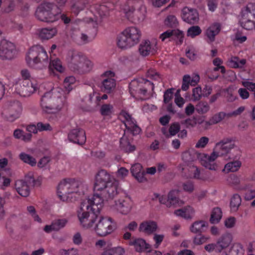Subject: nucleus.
<instances>
[{
	"label": "nucleus",
	"instance_id": "53",
	"mask_svg": "<svg viewBox=\"0 0 255 255\" xmlns=\"http://www.w3.org/2000/svg\"><path fill=\"white\" fill-rule=\"evenodd\" d=\"M146 77L148 78L154 80L164 78L162 75L154 69H149L146 73Z\"/></svg>",
	"mask_w": 255,
	"mask_h": 255
},
{
	"label": "nucleus",
	"instance_id": "44",
	"mask_svg": "<svg viewBox=\"0 0 255 255\" xmlns=\"http://www.w3.org/2000/svg\"><path fill=\"white\" fill-rule=\"evenodd\" d=\"M135 8L132 5H130L129 3L123 6V10L127 16V18L129 20H132L134 17V11Z\"/></svg>",
	"mask_w": 255,
	"mask_h": 255
},
{
	"label": "nucleus",
	"instance_id": "4",
	"mask_svg": "<svg viewBox=\"0 0 255 255\" xmlns=\"http://www.w3.org/2000/svg\"><path fill=\"white\" fill-rule=\"evenodd\" d=\"M83 186L81 181L74 178H65L61 179L56 186V195L62 202H69L80 194Z\"/></svg>",
	"mask_w": 255,
	"mask_h": 255
},
{
	"label": "nucleus",
	"instance_id": "18",
	"mask_svg": "<svg viewBox=\"0 0 255 255\" xmlns=\"http://www.w3.org/2000/svg\"><path fill=\"white\" fill-rule=\"evenodd\" d=\"M22 112V106L18 101H8L6 102L1 110V115L5 116L8 113L14 112L17 118Z\"/></svg>",
	"mask_w": 255,
	"mask_h": 255
},
{
	"label": "nucleus",
	"instance_id": "50",
	"mask_svg": "<svg viewBox=\"0 0 255 255\" xmlns=\"http://www.w3.org/2000/svg\"><path fill=\"white\" fill-rule=\"evenodd\" d=\"M108 96L107 95L105 94L102 96H100L99 93L95 92L90 97V100L92 102H94L97 105H99V102L101 100H106Z\"/></svg>",
	"mask_w": 255,
	"mask_h": 255
},
{
	"label": "nucleus",
	"instance_id": "20",
	"mask_svg": "<svg viewBox=\"0 0 255 255\" xmlns=\"http://www.w3.org/2000/svg\"><path fill=\"white\" fill-rule=\"evenodd\" d=\"M128 245L134 247L135 250L139 253L146 252L148 254L151 252V246L142 238H136L129 242Z\"/></svg>",
	"mask_w": 255,
	"mask_h": 255
},
{
	"label": "nucleus",
	"instance_id": "25",
	"mask_svg": "<svg viewBox=\"0 0 255 255\" xmlns=\"http://www.w3.org/2000/svg\"><path fill=\"white\" fill-rule=\"evenodd\" d=\"M172 36L175 37L179 40L178 42V44H181L182 43L184 38V33L182 31H180L179 29L167 30L162 33L160 35L159 38L161 39L162 41H163L165 39L169 38Z\"/></svg>",
	"mask_w": 255,
	"mask_h": 255
},
{
	"label": "nucleus",
	"instance_id": "11",
	"mask_svg": "<svg viewBox=\"0 0 255 255\" xmlns=\"http://www.w3.org/2000/svg\"><path fill=\"white\" fill-rule=\"evenodd\" d=\"M26 60L29 65L48 61V55L44 48L39 45L32 46L29 50Z\"/></svg>",
	"mask_w": 255,
	"mask_h": 255
},
{
	"label": "nucleus",
	"instance_id": "41",
	"mask_svg": "<svg viewBox=\"0 0 255 255\" xmlns=\"http://www.w3.org/2000/svg\"><path fill=\"white\" fill-rule=\"evenodd\" d=\"M254 20L255 19L246 18V16H243L241 21V24L244 28L247 30H251L254 27L255 28V23H254Z\"/></svg>",
	"mask_w": 255,
	"mask_h": 255
},
{
	"label": "nucleus",
	"instance_id": "1",
	"mask_svg": "<svg viewBox=\"0 0 255 255\" xmlns=\"http://www.w3.org/2000/svg\"><path fill=\"white\" fill-rule=\"evenodd\" d=\"M73 81H63L62 86L55 87L46 92L41 97L40 106L42 112L47 114H56L64 107L66 102V95L72 89Z\"/></svg>",
	"mask_w": 255,
	"mask_h": 255
},
{
	"label": "nucleus",
	"instance_id": "55",
	"mask_svg": "<svg viewBox=\"0 0 255 255\" xmlns=\"http://www.w3.org/2000/svg\"><path fill=\"white\" fill-rule=\"evenodd\" d=\"M15 6V4L14 2L13 1H10L6 6L2 7L0 9V12L2 14L9 13L14 10Z\"/></svg>",
	"mask_w": 255,
	"mask_h": 255
},
{
	"label": "nucleus",
	"instance_id": "61",
	"mask_svg": "<svg viewBox=\"0 0 255 255\" xmlns=\"http://www.w3.org/2000/svg\"><path fill=\"white\" fill-rule=\"evenodd\" d=\"M209 110V106L207 103H200L198 104L196 110L199 113H205Z\"/></svg>",
	"mask_w": 255,
	"mask_h": 255
},
{
	"label": "nucleus",
	"instance_id": "36",
	"mask_svg": "<svg viewBox=\"0 0 255 255\" xmlns=\"http://www.w3.org/2000/svg\"><path fill=\"white\" fill-rule=\"evenodd\" d=\"M234 146V143L229 139L223 140L216 145V149H222L226 152H228L229 150L233 148Z\"/></svg>",
	"mask_w": 255,
	"mask_h": 255
},
{
	"label": "nucleus",
	"instance_id": "22",
	"mask_svg": "<svg viewBox=\"0 0 255 255\" xmlns=\"http://www.w3.org/2000/svg\"><path fill=\"white\" fill-rule=\"evenodd\" d=\"M157 223L152 220H146L140 223L139 231L145 234L150 235L157 229Z\"/></svg>",
	"mask_w": 255,
	"mask_h": 255
},
{
	"label": "nucleus",
	"instance_id": "37",
	"mask_svg": "<svg viewBox=\"0 0 255 255\" xmlns=\"http://www.w3.org/2000/svg\"><path fill=\"white\" fill-rule=\"evenodd\" d=\"M222 217V212L221 209L216 208L211 212L210 221L212 224H217Z\"/></svg>",
	"mask_w": 255,
	"mask_h": 255
},
{
	"label": "nucleus",
	"instance_id": "39",
	"mask_svg": "<svg viewBox=\"0 0 255 255\" xmlns=\"http://www.w3.org/2000/svg\"><path fill=\"white\" fill-rule=\"evenodd\" d=\"M20 159L24 163L30 165L31 166H34L36 165L37 162L35 158L25 152H21L19 154Z\"/></svg>",
	"mask_w": 255,
	"mask_h": 255
},
{
	"label": "nucleus",
	"instance_id": "33",
	"mask_svg": "<svg viewBox=\"0 0 255 255\" xmlns=\"http://www.w3.org/2000/svg\"><path fill=\"white\" fill-rule=\"evenodd\" d=\"M221 30V26L219 23H215L211 25L206 30V35L211 42L215 40V36Z\"/></svg>",
	"mask_w": 255,
	"mask_h": 255
},
{
	"label": "nucleus",
	"instance_id": "15",
	"mask_svg": "<svg viewBox=\"0 0 255 255\" xmlns=\"http://www.w3.org/2000/svg\"><path fill=\"white\" fill-rule=\"evenodd\" d=\"M184 174V176L187 178H191L198 179L203 181L208 180L207 178L203 176L200 172L198 167L195 165L193 163L186 164L185 168L179 167Z\"/></svg>",
	"mask_w": 255,
	"mask_h": 255
},
{
	"label": "nucleus",
	"instance_id": "51",
	"mask_svg": "<svg viewBox=\"0 0 255 255\" xmlns=\"http://www.w3.org/2000/svg\"><path fill=\"white\" fill-rule=\"evenodd\" d=\"M110 3H105L101 4L97 8L99 13L101 16H107L109 14L110 11Z\"/></svg>",
	"mask_w": 255,
	"mask_h": 255
},
{
	"label": "nucleus",
	"instance_id": "17",
	"mask_svg": "<svg viewBox=\"0 0 255 255\" xmlns=\"http://www.w3.org/2000/svg\"><path fill=\"white\" fill-rule=\"evenodd\" d=\"M22 112V106L18 101H8L6 102L1 110V115L5 116L8 113L14 112L17 118Z\"/></svg>",
	"mask_w": 255,
	"mask_h": 255
},
{
	"label": "nucleus",
	"instance_id": "9",
	"mask_svg": "<svg viewBox=\"0 0 255 255\" xmlns=\"http://www.w3.org/2000/svg\"><path fill=\"white\" fill-rule=\"evenodd\" d=\"M179 189H174L170 190L167 196L163 194L154 193L152 196V200H158L160 204L168 208L181 206L184 204V201L179 198Z\"/></svg>",
	"mask_w": 255,
	"mask_h": 255
},
{
	"label": "nucleus",
	"instance_id": "10",
	"mask_svg": "<svg viewBox=\"0 0 255 255\" xmlns=\"http://www.w3.org/2000/svg\"><path fill=\"white\" fill-rule=\"evenodd\" d=\"M114 230V223L111 218L98 217L92 231L99 236L105 237L111 234Z\"/></svg>",
	"mask_w": 255,
	"mask_h": 255
},
{
	"label": "nucleus",
	"instance_id": "32",
	"mask_svg": "<svg viewBox=\"0 0 255 255\" xmlns=\"http://www.w3.org/2000/svg\"><path fill=\"white\" fill-rule=\"evenodd\" d=\"M133 45V42H131L128 35L125 33V30L120 34L118 40V45L120 48L122 49L126 48Z\"/></svg>",
	"mask_w": 255,
	"mask_h": 255
},
{
	"label": "nucleus",
	"instance_id": "34",
	"mask_svg": "<svg viewBox=\"0 0 255 255\" xmlns=\"http://www.w3.org/2000/svg\"><path fill=\"white\" fill-rule=\"evenodd\" d=\"M208 223L205 221H198L194 222L190 227L191 232L197 234L204 231V229L208 227Z\"/></svg>",
	"mask_w": 255,
	"mask_h": 255
},
{
	"label": "nucleus",
	"instance_id": "59",
	"mask_svg": "<svg viewBox=\"0 0 255 255\" xmlns=\"http://www.w3.org/2000/svg\"><path fill=\"white\" fill-rule=\"evenodd\" d=\"M53 223L56 230L58 231L66 225L67 220L66 219H58L54 221Z\"/></svg>",
	"mask_w": 255,
	"mask_h": 255
},
{
	"label": "nucleus",
	"instance_id": "46",
	"mask_svg": "<svg viewBox=\"0 0 255 255\" xmlns=\"http://www.w3.org/2000/svg\"><path fill=\"white\" fill-rule=\"evenodd\" d=\"M202 32V30L199 26H192L189 28L187 30V35L192 38L200 35Z\"/></svg>",
	"mask_w": 255,
	"mask_h": 255
},
{
	"label": "nucleus",
	"instance_id": "48",
	"mask_svg": "<svg viewBox=\"0 0 255 255\" xmlns=\"http://www.w3.org/2000/svg\"><path fill=\"white\" fill-rule=\"evenodd\" d=\"M116 86L115 81H103L102 89L105 92H110Z\"/></svg>",
	"mask_w": 255,
	"mask_h": 255
},
{
	"label": "nucleus",
	"instance_id": "14",
	"mask_svg": "<svg viewBox=\"0 0 255 255\" xmlns=\"http://www.w3.org/2000/svg\"><path fill=\"white\" fill-rule=\"evenodd\" d=\"M220 156L219 153L214 151L210 155L204 153L199 155L198 158L201 164L206 168L216 171L218 169V165L215 162V160Z\"/></svg>",
	"mask_w": 255,
	"mask_h": 255
},
{
	"label": "nucleus",
	"instance_id": "27",
	"mask_svg": "<svg viewBox=\"0 0 255 255\" xmlns=\"http://www.w3.org/2000/svg\"><path fill=\"white\" fill-rule=\"evenodd\" d=\"M233 241V236L230 233L223 235L217 241L218 249L220 253L224 249L228 248Z\"/></svg>",
	"mask_w": 255,
	"mask_h": 255
},
{
	"label": "nucleus",
	"instance_id": "43",
	"mask_svg": "<svg viewBox=\"0 0 255 255\" xmlns=\"http://www.w3.org/2000/svg\"><path fill=\"white\" fill-rule=\"evenodd\" d=\"M104 253H106L109 255H124L125 251L124 248L118 246L112 249H104Z\"/></svg>",
	"mask_w": 255,
	"mask_h": 255
},
{
	"label": "nucleus",
	"instance_id": "57",
	"mask_svg": "<svg viewBox=\"0 0 255 255\" xmlns=\"http://www.w3.org/2000/svg\"><path fill=\"white\" fill-rule=\"evenodd\" d=\"M219 69H221V72L222 73H225L224 78L226 79L229 78V80H235L236 78L235 74L234 71L232 70L228 71L225 73V68L224 66H219L217 67Z\"/></svg>",
	"mask_w": 255,
	"mask_h": 255
},
{
	"label": "nucleus",
	"instance_id": "52",
	"mask_svg": "<svg viewBox=\"0 0 255 255\" xmlns=\"http://www.w3.org/2000/svg\"><path fill=\"white\" fill-rule=\"evenodd\" d=\"M244 198L246 201H251L253 199H255V189H249L245 190L244 194Z\"/></svg>",
	"mask_w": 255,
	"mask_h": 255
},
{
	"label": "nucleus",
	"instance_id": "12",
	"mask_svg": "<svg viewBox=\"0 0 255 255\" xmlns=\"http://www.w3.org/2000/svg\"><path fill=\"white\" fill-rule=\"evenodd\" d=\"M133 206V201L130 197L127 195L116 201L112 209L122 215H126L131 212Z\"/></svg>",
	"mask_w": 255,
	"mask_h": 255
},
{
	"label": "nucleus",
	"instance_id": "31",
	"mask_svg": "<svg viewBox=\"0 0 255 255\" xmlns=\"http://www.w3.org/2000/svg\"><path fill=\"white\" fill-rule=\"evenodd\" d=\"M138 50L140 55L143 56H146L150 53L152 55L154 54L156 52L155 49L151 48L150 42L148 40L142 42L139 45Z\"/></svg>",
	"mask_w": 255,
	"mask_h": 255
},
{
	"label": "nucleus",
	"instance_id": "26",
	"mask_svg": "<svg viewBox=\"0 0 255 255\" xmlns=\"http://www.w3.org/2000/svg\"><path fill=\"white\" fill-rule=\"evenodd\" d=\"M130 172L132 176L139 182H142L146 180L144 177L145 172L142 169L141 165L136 163L132 165L130 168Z\"/></svg>",
	"mask_w": 255,
	"mask_h": 255
},
{
	"label": "nucleus",
	"instance_id": "19",
	"mask_svg": "<svg viewBox=\"0 0 255 255\" xmlns=\"http://www.w3.org/2000/svg\"><path fill=\"white\" fill-rule=\"evenodd\" d=\"M22 112V106L18 101H8L6 102L1 110V115L5 116L8 113L14 112L17 118Z\"/></svg>",
	"mask_w": 255,
	"mask_h": 255
},
{
	"label": "nucleus",
	"instance_id": "56",
	"mask_svg": "<svg viewBox=\"0 0 255 255\" xmlns=\"http://www.w3.org/2000/svg\"><path fill=\"white\" fill-rule=\"evenodd\" d=\"M210 238L207 236L199 235L196 236L193 240V243L195 245H200L209 240Z\"/></svg>",
	"mask_w": 255,
	"mask_h": 255
},
{
	"label": "nucleus",
	"instance_id": "7",
	"mask_svg": "<svg viewBox=\"0 0 255 255\" xmlns=\"http://www.w3.org/2000/svg\"><path fill=\"white\" fill-rule=\"evenodd\" d=\"M58 8L53 3L43 2L36 8L35 15L36 18L42 22H53L59 18Z\"/></svg>",
	"mask_w": 255,
	"mask_h": 255
},
{
	"label": "nucleus",
	"instance_id": "47",
	"mask_svg": "<svg viewBox=\"0 0 255 255\" xmlns=\"http://www.w3.org/2000/svg\"><path fill=\"white\" fill-rule=\"evenodd\" d=\"M27 210L28 214L31 216L34 221L41 223L42 222L41 219L37 214L34 207L32 206H29L27 207Z\"/></svg>",
	"mask_w": 255,
	"mask_h": 255
},
{
	"label": "nucleus",
	"instance_id": "63",
	"mask_svg": "<svg viewBox=\"0 0 255 255\" xmlns=\"http://www.w3.org/2000/svg\"><path fill=\"white\" fill-rule=\"evenodd\" d=\"M180 90H178L175 95V103L177 106L180 108L183 107L185 103V100L182 98L179 94Z\"/></svg>",
	"mask_w": 255,
	"mask_h": 255
},
{
	"label": "nucleus",
	"instance_id": "24",
	"mask_svg": "<svg viewBox=\"0 0 255 255\" xmlns=\"http://www.w3.org/2000/svg\"><path fill=\"white\" fill-rule=\"evenodd\" d=\"M71 10L75 15H77L89 5V0H71Z\"/></svg>",
	"mask_w": 255,
	"mask_h": 255
},
{
	"label": "nucleus",
	"instance_id": "16",
	"mask_svg": "<svg viewBox=\"0 0 255 255\" xmlns=\"http://www.w3.org/2000/svg\"><path fill=\"white\" fill-rule=\"evenodd\" d=\"M181 16L184 21L191 24L197 23L199 20L197 9L188 7H185L182 9Z\"/></svg>",
	"mask_w": 255,
	"mask_h": 255
},
{
	"label": "nucleus",
	"instance_id": "29",
	"mask_svg": "<svg viewBox=\"0 0 255 255\" xmlns=\"http://www.w3.org/2000/svg\"><path fill=\"white\" fill-rule=\"evenodd\" d=\"M125 33L128 35L133 44L137 43L139 41L141 36L140 31L135 27H130L125 30Z\"/></svg>",
	"mask_w": 255,
	"mask_h": 255
},
{
	"label": "nucleus",
	"instance_id": "60",
	"mask_svg": "<svg viewBox=\"0 0 255 255\" xmlns=\"http://www.w3.org/2000/svg\"><path fill=\"white\" fill-rule=\"evenodd\" d=\"M236 223V219L233 217H230L224 221V225L227 228H232L235 227Z\"/></svg>",
	"mask_w": 255,
	"mask_h": 255
},
{
	"label": "nucleus",
	"instance_id": "54",
	"mask_svg": "<svg viewBox=\"0 0 255 255\" xmlns=\"http://www.w3.org/2000/svg\"><path fill=\"white\" fill-rule=\"evenodd\" d=\"M164 238L163 234H154L153 236V240L155 242L154 247L155 249L159 248Z\"/></svg>",
	"mask_w": 255,
	"mask_h": 255
},
{
	"label": "nucleus",
	"instance_id": "2",
	"mask_svg": "<svg viewBox=\"0 0 255 255\" xmlns=\"http://www.w3.org/2000/svg\"><path fill=\"white\" fill-rule=\"evenodd\" d=\"M103 207V201L97 194L83 200L77 212L81 225L92 230Z\"/></svg>",
	"mask_w": 255,
	"mask_h": 255
},
{
	"label": "nucleus",
	"instance_id": "42",
	"mask_svg": "<svg viewBox=\"0 0 255 255\" xmlns=\"http://www.w3.org/2000/svg\"><path fill=\"white\" fill-rule=\"evenodd\" d=\"M14 137L21 139L24 141H29L31 138L30 133H24L23 131L19 129H15L13 132Z\"/></svg>",
	"mask_w": 255,
	"mask_h": 255
},
{
	"label": "nucleus",
	"instance_id": "28",
	"mask_svg": "<svg viewBox=\"0 0 255 255\" xmlns=\"http://www.w3.org/2000/svg\"><path fill=\"white\" fill-rule=\"evenodd\" d=\"M56 27H46L38 30V36L42 40H48L53 38L57 34Z\"/></svg>",
	"mask_w": 255,
	"mask_h": 255
},
{
	"label": "nucleus",
	"instance_id": "8",
	"mask_svg": "<svg viewBox=\"0 0 255 255\" xmlns=\"http://www.w3.org/2000/svg\"><path fill=\"white\" fill-rule=\"evenodd\" d=\"M45 83L39 85L38 81H17L12 87V90L21 97L30 96L37 90L42 91L45 89Z\"/></svg>",
	"mask_w": 255,
	"mask_h": 255
},
{
	"label": "nucleus",
	"instance_id": "62",
	"mask_svg": "<svg viewBox=\"0 0 255 255\" xmlns=\"http://www.w3.org/2000/svg\"><path fill=\"white\" fill-rule=\"evenodd\" d=\"M209 142V138L206 136L201 137L197 142L195 147L198 148H204Z\"/></svg>",
	"mask_w": 255,
	"mask_h": 255
},
{
	"label": "nucleus",
	"instance_id": "45",
	"mask_svg": "<svg viewBox=\"0 0 255 255\" xmlns=\"http://www.w3.org/2000/svg\"><path fill=\"white\" fill-rule=\"evenodd\" d=\"M49 68L52 70L54 69L60 73L62 72L64 70V68L62 66L61 62L58 59H54L50 62Z\"/></svg>",
	"mask_w": 255,
	"mask_h": 255
},
{
	"label": "nucleus",
	"instance_id": "21",
	"mask_svg": "<svg viewBox=\"0 0 255 255\" xmlns=\"http://www.w3.org/2000/svg\"><path fill=\"white\" fill-rule=\"evenodd\" d=\"M68 139L74 143L83 144L86 139L85 132L82 129L78 128L73 129L69 133Z\"/></svg>",
	"mask_w": 255,
	"mask_h": 255
},
{
	"label": "nucleus",
	"instance_id": "5",
	"mask_svg": "<svg viewBox=\"0 0 255 255\" xmlns=\"http://www.w3.org/2000/svg\"><path fill=\"white\" fill-rule=\"evenodd\" d=\"M119 118L124 123L126 128L124 135L120 140V147L125 152H132L135 150V146L130 144L126 134L128 132L133 135L137 134L140 132V129L136 126L131 116L125 111H122L120 113Z\"/></svg>",
	"mask_w": 255,
	"mask_h": 255
},
{
	"label": "nucleus",
	"instance_id": "23",
	"mask_svg": "<svg viewBox=\"0 0 255 255\" xmlns=\"http://www.w3.org/2000/svg\"><path fill=\"white\" fill-rule=\"evenodd\" d=\"M195 213L194 208L191 206H187L181 209L176 210L174 214L177 217H180L185 219H192Z\"/></svg>",
	"mask_w": 255,
	"mask_h": 255
},
{
	"label": "nucleus",
	"instance_id": "6",
	"mask_svg": "<svg viewBox=\"0 0 255 255\" xmlns=\"http://www.w3.org/2000/svg\"><path fill=\"white\" fill-rule=\"evenodd\" d=\"M69 68L79 74H85L91 71L92 62L81 53L73 51L69 55L68 61Z\"/></svg>",
	"mask_w": 255,
	"mask_h": 255
},
{
	"label": "nucleus",
	"instance_id": "40",
	"mask_svg": "<svg viewBox=\"0 0 255 255\" xmlns=\"http://www.w3.org/2000/svg\"><path fill=\"white\" fill-rule=\"evenodd\" d=\"M241 198L237 194H234L231 199L230 207L232 211H236L241 204Z\"/></svg>",
	"mask_w": 255,
	"mask_h": 255
},
{
	"label": "nucleus",
	"instance_id": "30",
	"mask_svg": "<svg viewBox=\"0 0 255 255\" xmlns=\"http://www.w3.org/2000/svg\"><path fill=\"white\" fill-rule=\"evenodd\" d=\"M15 188L19 195L27 197L29 194V188L27 183L23 180H18L15 182Z\"/></svg>",
	"mask_w": 255,
	"mask_h": 255
},
{
	"label": "nucleus",
	"instance_id": "3",
	"mask_svg": "<svg viewBox=\"0 0 255 255\" xmlns=\"http://www.w3.org/2000/svg\"><path fill=\"white\" fill-rule=\"evenodd\" d=\"M119 182L113 179L106 170H101L95 175L94 190L103 201V198L111 199L118 193Z\"/></svg>",
	"mask_w": 255,
	"mask_h": 255
},
{
	"label": "nucleus",
	"instance_id": "64",
	"mask_svg": "<svg viewBox=\"0 0 255 255\" xmlns=\"http://www.w3.org/2000/svg\"><path fill=\"white\" fill-rule=\"evenodd\" d=\"M148 255H176V254L173 250H170L165 253H163L159 251L154 250L150 252Z\"/></svg>",
	"mask_w": 255,
	"mask_h": 255
},
{
	"label": "nucleus",
	"instance_id": "58",
	"mask_svg": "<svg viewBox=\"0 0 255 255\" xmlns=\"http://www.w3.org/2000/svg\"><path fill=\"white\" fill-rule=\"evenodd\" d=\"M113 107L109 104L104 105L101 108V113L103 116H108L113 112Z\"/></svg>",
	"mask_w": 255,
	"mask_h": 255
},
{
	"label": "nucleus",
	"instance_id": "35",
	"mask_svg": "<svg viewBox=\"0 0 255 255\" xmlns=\"http://www.w3.org/2000/svg\"><path fill=\"white\" fill-rule=\"evenodd\" d=\"M241 165L242 162L239 160L229 162L225 165L224 168L223 169V172H236L239 170Z\"/></svg>",
	"mask_w": 255,
	"mask_h": 255
},
{
	"label": "nucleus",
	"instance_id": "49",
	"mask_svg": "<svg viewBox=\"0 0 255 255\" xmlns=\"http://www.w3.org/2000/svg\"><path fill=\"white\" fill-rule=\"evenodd\" d=\"M177 23V19L173 15H168L164 20L165 24L170 27L176 26Z\"/></svg>",
	"mask_w": 255,
	"mask_h": 255
},
{
	"label": "nucleus",
	"instance_id": "13",
	"mask_svg": "<svg viewBox=\"0 0 255 255\" xmlns=\"http://www.w3.org/2000/svg\"><path fill=\"white\" fill-rule=\"evenodd\" d=\"M16 53L14 44L6 40L2 39L0 44V57L2 60H10L14 58Z\"/></svg>",
	"mask_w": 255,
	"mask_h": 255
},
{
	"label": "nucleus",
	"instance_id": "38",
	"mask_svg": "<svg viewBox=\"0 0 255 255\" xmlns=\"http://www.w3.org/2000/svg\"><path fill=\"white\" fill-rule=\"evenodd\" d=\"M243 15L246 18L255 19V3H249L246 6Z\"/></svg>",
	"mask_w": 255,
	"mask_h": 255
}]
</instances>
